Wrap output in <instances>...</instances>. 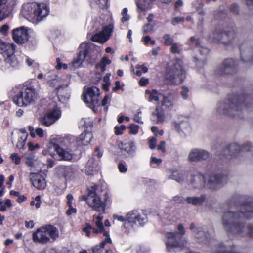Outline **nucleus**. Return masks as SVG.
Instances as JSON below:
<instances>
[{"label":"nucleus","mask_w":253,"mask_h":253,"mask_svg":"<svg viewBox=\"0 0 253 253\" xmlns=\"http://www.w3.org/2000/svg\"><path fill=\"white\" fill-rule=\"evenodd\" d=\"M236 197H232L226 204L224 208L225 211L222 216V224L224 228L229 232L239 234L240 236H249L253 237V228L249 225L239 224L237 220L246 218L249 219L253 213V202L241 206L239 213L234 211L237 205L235 203Z\"/></svg>","instance_id":"f257e3e1"},{"label":"nucleus","mask_w":253,"mask_h":253,"mask_svg":"<svg viewBox=\"0 0 253 253\" xmlns=\"http://www.w3.org/2000/svg\"><path fill=\"white\" fill-rule=\"evenodd\" d=\"M245 102L244 95L232 94L217 104V112L220 115L240 118L242 110L246 107Z\"/></svg>","instance_id":"f03ea898"},{"label":"nucleus","mask_w":253,"mask_h":253,"mask_svg":"<svg viewBox=\"0 0 253 253\" xmlns=\"http://www.w3.org/2000/svg\"><path fill=\"white\" fill-rule=\"evenodd\" d=\"M88 195L84 198L88 205L96 211L105 212L107 204L109 202L107 192L102 186L94 184L88 188Z\"/></svg>","instance_id":"7ed1b4c3"},{"label":"nucleus","mask_w":253,"mask_h":253,"mask_svg":"<svg viewBox=\"0 0 253 253\" xmlns=\"http://www.w3.org/2000/svg\"><path fill=\"white\" fill-rule=\"evenodd\" d=\"M23 16L30 22L38 24L49 14V8L45 3H26L22 6Z\"/></svg>","instance_id":"20e7f679"},{"label":"nucleus","mask_w":253,"mask_h":253,"mask_svg":"<svg viewBox=\"0 0 253 253\" xmlns=\"http://www.w3.org/2000/svg\"><path fill=\"white\" fill-rule=\"evenodd\" d=\"M178 230L179 233L169 232L166 234V244L167 250L169 253H176L186 248L187 242L182 240V238L179 235H184L185 233L183 225H178Z\"/></svg>","instance_id":"39448f33"},{"label":"nucleus","mask_w":253,"mask_h":253,"mask_svg":"<svg viewBox=\"0 0 253 253\" xmlns=\"http://www.w3.org/2000/svg\"><path fill=\"white\" fill-rule=\"evenodd\" d=\"M186 78V72L181 59L177 58L168 67L166 78L172 84H180Z\"/></svg>","instance_id":"423d86ee"},{"label":"nucleus","mask_w":253,"mask_h":253,"mask_svg":"<svg viewBox=\"0 0 253 253\" xmlns=\"http://www.w3.org/2000/svg\"><path fill=\"white\" fill-rule=\"evenodd\" d=\"M59 237L58 229L51 225H47L37 229L32 234V239L34 243L46 244L50 239L55 241Z\"/></svg>","instance_id":"0eeeda50"},{"label":"nucleus","mask_w":253,"mask_h":253,"mask_svg":"<svg viewBox=\"0 0 253 253\" xmlns=\"http://www.w3.org/2000/svg\"><path fill=\"white\" fill-rule=\"evenodd\" d=\"M100 89L96 86L87 87L83 94L84 101L94 111L100 106L99 96Z\"/></svg>","instance_id":"6e6552de"},{"label":"nucleus","mask_w":253,"mask_h":253,"mask_svg":"<svg viewBox=\"0 0 253 253\" xmlns=\"http://www.w3.org/2000/svg\"><path fill=\"white\" fill-rule=\"evenodd\" d=\"M42 153L44 155L49 154L55 160L69 161L72 158V154L70 150L60 147L53 143H50L47 150H43Z\"/></svg>","instance_id":"1a4fd4ad"},{"label":"nucleus","mask_w":253,"mask_h":253,"mask_svg":"<svg viewBox=\"0 0 253 253\" xmlns=\"http://www.w3.org/2000/svg\"><path fill=\"white\" fill-rule=\"evenodd\" d=\"M37 94L35 89L27 87L24 91L19 90L13 98L14 102L19 106H27L34 102Z\"/></svg>","instance_id":"9d476101"},{"label":"nucleus","mask_w":253,"mask_h":253,"mask_svg":"<svg viewBox=\"0 0 253 253\" xmlns=\"http://www.w3.org/2000/svg\"><path fill=\"white\" fill-rule=\"evenodd\" d=\"M227 176L221 172H213L208 175L207 187L212 191H216L223 187L227 183Z\"/></svg>","instance_id":"9b49d317"},{"label":"nucleus","mask_w":253,"mask_h":253,"mask_svg":"<svg viewBox=\"0 0 253 253\" xmlns=\"http://www.w3.org/2000/svg\"><path fill=\"white\" fill-rule=\"evenodd\" d=\"M127 221L135 225L143 226L147 221V217L142 210H133L126 215Z\"/></svg>","instance_id":"f8f14e48"},{"label":"nucleus","mask_w":253,"mask_h":253,"mask_svg":"<svg viewBox=\"0 0 253 253\" xmlns=\"http://www.w3.org/2000/svg\"><path fill=\"white\" fill-rule=\"evenodd\" d=\"M251 148V143L247 142L242 146L239 145L237 143L230 144L224 150L223 155L228 159H230L236 156V154L240 152L249 151Z\"/></svg>","instance_id":"ddd939ff"},{"label":"nucleus","mask_w":253,"mask_h":253,"mask_svg":"<svg viewBox=\"0 0 253 253\" xmlns=\"http://www.w3.org/2000/svg\"><path fill=\"white\" fill-rule=\"evenodd\" d=\"M212 34L213 35L216 34L218 36L215 37L213 35L211 37L214 42L226 45L232 44L235 37V33L233 31L222 32L221 31H217Z\"/></svg>","instance_id":"4468645a"},{"label":"nucleus","mask_w":253,"mask_h":253,"mask_svg":"<svg viewBox=\"0 0 253 253\" xmlns=\"http://www.w3.org/2000/svg\"><path fill=\"white\" fill-rule=\"evenodd\" d=\"M28 27L21 26L12 31V38L18 44H23L28 41L29 36Z\"/></svg>","instance_id":"2eb2a0df"},{"label":"nucleus","mask_w":253,"mask_h":253,"mask_svg":"<svg viewBox=\"0 0 253 253\" xmlns=\"http://www.w3.org/2000/svg\"><path fill=\"white\" fill-rule=\"evenodd\" d=\"M210 155V153L208 151L195 148L190 150L188 159L191 162H201L208 159Z\"/></svg>","instance_id":"dca6fc26"},{"label":"nucleus","mask_w":253,"mask_h":253,"mask_svg":"<svg viewBox=\"0 0 253 253\" xmlns=\"http://www.w3.org/2000/svg\"><path fill=\"white\" fill-rule=\"evenodd\" d=\"M237 67L235 61L232 59H227L220 65L216 72L218 74H230L237 71Z\"/></svg>","instance_id":"f3484780"},{"label":"nucleus","mask_w":253,"mask_h":253,"mask_svg":"<svg viewBox=\"0 0 253 253\" xmlns=\"http://www.w3.org/2000/svg\"><path fill=\"white\" fill-rule=\"evenodd\" d=\"M189 229L193 231L198 242L204 244H207L209 242L210 235L208 231H204L201 227L196 228L193 223L190 225Z\"/></svg>","instance_id":"a211bd4d"},{"label":"nucleus","mask_w":253,"mask_h":253,"mask_svg":"<svg viewBox=\"0 0 253 253\" xmlns=\"http://www.w3.org/2000/svg\"><path fill=\"white\" fill-rule=\"evenodd\" d=\"M113 25L109 24L105 26L101 32L93 35L91 38L92 40L95 42L104 43L110 38L113 30Z\"/></svg>","instance_id":"6ab92c4d"},{"label":"nucleus","mask_w":253,"mask_h":253,"mask_svg":"<svg viewBox=\"0 0 253 253\" xmlns=\"http://www.w3.org/2000/svg\"><path fill=\"white\" fill-rule=\"evenodd\" d=\"M15 4V0H0V21L8 17Z\"/></svg>","instance_id":"aec40b11"},{"label":"nucleus","mask_w":253,"mask_h":253,"mask_svg":"<svg viewBox=\"0 0 253 253\" xmlns=\"http://www.w3.org/2000/svg\"><path fill=\"white\" fill-rule=\"evenodd\" d=\"M61 116L60 111L54 109L52 111L47 113L41 120L42 123L46 126H49L55 123Z\"/></svg>","instance_id":"412c9836"},{"label":"nucleus","mask_w":253,"mask_h":253,"mask_svg":"<svg viewBox=\"0 0 253 253\" xmlns=\"http://www.w3.org/2000/svg\"><path fill=\"white\" fill-rule=\"evenodd\" d=\"M189 183L194 188H203L206 183V177L199 172H195L191 175Z\"/></svg>","instance_id":"4be33fe9"},{"label":"nucleus","mask_w":253,"mask_h":253,"mask_svg":"<svg viewBox=\"0 0 253 253\" xmlns=\"http://www.w3.org/2000/svg\"><path fill=\"white\" fill-rule=\"evenodd\" d=\"M30 180L32 185L37 189L42 190L46 187V182L44 178L36 173H31L29 175Z\"/></svg>","instance_id":"5701e85b"},{"label":"nucleus","mask_w":253,"mask_h":253,"mask_svg":"<svg viewBox=\"0 0 253 253\" xmlns=\"http://www.w3.org/2000/svg\"><path fill=\"white\" fill-rule=\"evenodd\" d=\"M9 53L3 59L5 62V65L7 68H12L14 69L19 68L21 66V63L18 60L14 54V52Z\"/></svg>","instance_id":"b1692460"},{"label":"nucleus","mask_w":253,"mask_h":253,"mask_svg":"<svg viewBox=\"0 0 253 253\" xmlns=\"http://www.w3.org/2000/svg\"><path fill=\"white\" fill-rule=\"evenodd\" d=\"M68 83L63 84L56 88L57 94L59 101L65 103L70 97L69 90L67 88Z\"/></svg>","instance_id":"393cba45"},{"label":"nucleus","mask_w":253,"mask_h":253,"mask_svg":"<svg viewBox=\"0 0 253 253\" xmlns=\"http://www.w3.org/2000/svg\"><path fill=\"white\" fill-rule=\"evenodd\" d=\"M15 45L13 43H7L0 40V62L9 53L14 52L15 49Z\"/></svg>","instance_id":"a878e982"},{"label":"nucleus","mask_w":253,"mask_h":253,"mask_svg":"<svg viewBox=\"0 0 253 253\" xmlns=\"http://www.w3.org/2000/svg\"><path fill=\"white\" fill-rule=\"evenodd\" d=\"M92 138V134L91 132L84 131L76 138V145L78 146L87 145L89 143Z\"/></svg>","instance_id":"bb28decb"},{"label":"nucleus","mask_w":253,"mask_h":253,"mask_svg":"<svg viewBox=\"0 0 253 253\" xmlns=\"http://www.w3.org/2000/svg\"><path fill=\"white\" fill-rule=\"evenodd\" d=\"M104 236L105 237V239L101 242L99 245H97L92 248L91 253H108L109 251L104 249V246L107 243L111 244L112 240L109 237L108 232L104 233Z\"/></svg>","instance_id":"cd10ccee"},{"label":"nucleus","mask_w":253,"mask_h":253,"mask_svg":"<svg viewBox=\"0 0 253 253\" xmlns=\"http://www.w3.org/2000/svg\"><path fill=\"white\" fill-rule=\"evenodd\" d=\"M56 174L59 177H66L70 176L75 172L72 166H60L56 168Z\"/></svg>","instance_id":"c85d7f7f"},{"label":"nucleus","mask_w":253,"mask_h":253,"mask_svg":"<svg viewBox=\"0 0 253 253\" xmlns=\"http://www.w3.org/2000/svg\"><path fill=\"white\" fill-rule=\"evenodd\" d=\"M169 174L168 177L169 179L174 180L181 184L186 182V176L178 170L176 169H169Z\"/></svg>","instance_id":"c756f323"},{"label":"nucleus","mask_w":253,"mask_h":253,"mask_svg":"<svg viewBox=\"0 0 253 253\" xmlns=\"http://www.w3.org/2000/svg\"><path fill=\"white\" fill-rule=\"evenodd\" d=\"M176 131L178 132H185L189 129L190 125L188 122L184 120H178L172 122Z\"/></svg>","instance_id":"7c9ffc66"},{"label":"nucleus","mask_w":253,"mask_h":253,"mask_svg":"<svg viewBox=\"0 0 253 253\" xmlns=\"http://www.w3.org/2000/svg\"><path fill=\"white\" fill-rule=\"evenodd\" d=\"M89 48L90 45L88 43H83L79 47V52L76 57L83 62L88 54Z\"/></svg>","instance_id":"2f4dec72"},{"label":"nucleus","mask_w":253,"mask_h":253,"mask_svg":"<svg viewBox=\"0 0 253 253\" xmlns=\"http://www.w3.org/2000/svg\"><path fill=\"white\" fill-rule=\"evenodd\" d=\"M208 197L205 194H202L200 196L187 197L186 201L189 204L193 205H202L207 200Z\"/></svg>","instance_id":"473e14b6"},{"label":"nucleus","mask_w":253,"mask_h":253,"mask_svg":"<svg viewBox=\"0 0 253 253\" xmlns=\"http://www.w3.org/2000/svg\"><path fill=\"white\" fill-rule=\"evenodd\" d=\"M165 119V115L162 110L156 109L152 114V120L157 124H162Z\"/></svg>","instance_id":"72a5a7b5"},{"label":"nucleus","mask_w":253,"mask_h":253,"mask_svg":"<svg viewBox=\"0 0 253 253\" xmlns=\"http://www.w3.org/2000/svg\"><path fill=\"white\" fill-rule=\"evenodd\" d=\"M145 94L148 96V100L149 102L158 101L163 96L162 94L155 89L146 90Z\"/></svg>","instance_id":"f704fd0d"},{"label":"nucleus","mask_w":253,"mask_h":253,"mask_svg":"<svg viewBox=\"0 0 253 253\" xmlns=\"http://www.w3.org/2000/svg\"><path fill=\"white\" fill-rule=\"evenodd\" d=\"M241 60L244 63H253V47L251 50L249 49L243 50L241 52Z\"/></svg>","instance_id":"c9c22d12"},{"label":"nucleus","mask_w":253,"mask_h":253,"mask_svg":"<svg viewBox=\"0 0 253 253\" xmlns=\"http://www.w3.org/2000/svg\"><path fill=\"white\" fill-rule=\"evenodd\" d=\"M162 105L164 109L170 110L174 106V102L170 96H165L163 95Z\"/></svg>","instance_id":"e433bc0d"},{"label":"nucleus","mask_w":253,"mask_h":253,"mask_svg":"<svg viewBox=\"0 0 253 253\" xmlns=\"http://www.w3.org/2000/svg\"><path fill=\"white\" fill-rule=\"evenodd\" d=\"M136 148L134 143L133 142H129L128 143L122 144L121 150L122 152L125 151L128 155H133L135 152Z\"/></svg>","instance_id":"4c0bfd02"},{"label":"nucleus","mask_w":253,"mask_h":253,"mask_svg":"<svg viewBox=\"0 0 253 253\" xmlns=\"http://www.w3.org/2000/svg\"><path fill=\"white\" fill-rule=\"evenodd\" d=\"M93 222H94L95 226L97 227V228L93 227V233H94V234L102 233L103 236H104V232H108L109 233V232L105 231L104 230V227L103 226V224L102 221L93 219Z\"/></svg>","instance_id":"58836bf2"},{"label":"nucleus","mask_w":253,"mask_h":253,"mask_svg":"<svg viewBox=\"0 0 253 253\" xmlns=\"http://www.w3.org/2000/svg\"><path fill=\"white\" fill-rule=\"evenodd\" d=\"M47 81L48 83V84L50 86H54L57 84H61L63 82V80L59 78L56 75H52L51 76H48L47 77Z\"/></svg>","instance_id":"ea45409f"},{"label":"nucleus","mask_w":253,"mask_h":253,"mask_svg":"<svg viewBox=\"0 0 253 253\" xmlns=\"http://www.w3.org/2000/svg\"><path fill=\"white\" fill-rule=\"evenodd\" d=\"M86 174L88 175H94L98 173V171L96 169H94L93 168H91L90 166V162H88L85 169Z\"/></svg>","instance_id":"a19ab883"},{"label":"nucleus","mask_w":253,"mask_h":253,"mask_svg":"<svg viewBox=\"0 0 253 253\" xmlns=\"http://www.w3.org/2000/svg\"><path fill=\"white\" fill-rule=\"evenodd\" d=\"M163 39L164 40V43L165 45L168 46V45H171L172 44H173L174 42L173 39L172 37H170V36L169 34H165L163 36Z\"/></svg>","instance_id":"79ce46f5"},{"label":"nucleus","mask_w":253,"mask_h":253,"mask_svg":"<svg viewBox=\"0 0 253 253\" xmlns=\"http://www.w3.org/2000/svg\"><path fill=\"white\" fill-rule=\"evenodd\" d=\"M12 206L11 200L7 199L5 200L3 205H2L0 207V211L4 212L7 210V209L10 208Z\"/></svg>","instance_id":"37998d69"},{"label":"nucleus","mask_w":253,"mask_h":253,"mask_svg":"<svg viewBox=\"0 0 253 253\" xmlns=\"http://www.w3.org/2000/svg\"><path fill=\"white\" fill-rule=\"evenodd\" d=\"M93 227H92L89 224H86L85 226L82 229V231L85 233V235L87 237H89L90 236V231L92 230L93 231Z\"/></svg>","instance_id":"c03bdc74"},{"label":"nucleus","mask_w":253,"mask_h":253,"mask_svg":"<svg viewBox=\"0 0 253 253\" xmlns=\"http://www.w3.org/2000/svg\"><path fill=\"white\" fill-rule=\"evenodd\" d=\"M170 51L173 54L181 53V50L179 47V46L178 45V43L176 42H174L173 44L171 45Z\"/></svg>","instance_id":"a18cd8bd"},{"label":"nucleus","mask_w":253,"mask_h":253,"mask_svg":"<svg viewBox=\"0 0 253 253\" xmlns=\"http://www.w3.org/2000/svg\"><path fill=\"white\" fill-rule=\"evenodd\" d=\"M27 139H24L23 137H21V136H19L18 139V141L16 145V147L19 149H24L25 142Z\"/></svg>","instance_id":"49530a36"},{"label":"nucleus","mask_w":253,"mask_h":253,"mask_svg":"<svg viewBox=\"0 0 253 253\" xmlns=\"http://www.w3.org/2000/svg\"><path fill=\"white\" fill-rule=\"evenodd\" d=\"M111 97L109 95H106L104 96V98L103 99L102 102H101V105L103 107L104 110L105 112H107L108 111V106H106V105L108 104V103L110 100Z\"/></svg>","instance_id":"de8ad7c7"},{"label":"nucleus","mask_w":253,"mask_h":253,"mask_svg":"<svg viewBox=\"0 0 253 253\" xmlns=\"http://www.w3.org/2000/svg\"><path fill=\"white\" fill-rule=\"evenodd\" d=\"M56 62L57 63V65L56 66L55 68L57 70H60L62 68L64 69H67L68 65L66 64L62 63L61 59L59 58H56Z\"/></svg>","instance_id":"09e8293b"},{"label":"nucleus","mask_w":253,"mask_h":253,"mask_svg":"<svg viewBox=\"0 0 253 253\" xmlns=\"http://www.w3.org/2000/svg\"><path fill=\"white\" fill-rule=\"evenodd\" d=\"M189 90L186 86H183L180 92L181 95L184 99H187L188 98V93Z\"/></svg>","instance_id":"8fccbe9b"},{"label":"nucleus","mask_w":253,"mask_h":253,"mask_svg":"<svg viewBox=\"0 0 253 253\" xmlns=\"http://www.w3.org/2000/svg\"><path fill=\"white\" fill-rule=\"evenodd\" d=\"M126 128V126L123 125L120 126H116L115 127V134L117 135H121Z\"/></svg>","instance_id":"3c124183"},{"label":"nucleus","mask_w":253,"mask_h":253,"mask_svg":"<svg viewBox=\"0 0 253 253\" xmlns=\"http://www.w3.org/2000/svg\"><path fill=\"white\" fill-rule=\"evenodd\" d=\"M193 6L195 7L197 11L199 10V13L200 14H203L204 12L201 10V8L203 7V4L202 2L199 0H197L195 3L192 4Z\"/></svg>","instance_id":"603ef678"},{"label":"nucleus","mask_w":253,"mask_h":253,"mask_svg":"<svg viewBox=\"0 0 253 253\" xmlns=\"http://www.w3.org/2000/svg\"><path fill=\"white\" fill-rule=\"evenodd\" d=\"M130 133L136 135L137 134L139 129V126L135 124H132L129 126Z\"/></svg>","instance_id":"864d4df0"},{"label":"nucleus","mask_w":253,"mask_h":253,"mask_svg":"<svg viewBox=\"0 0 253 253\" xmlns=\"http://www.w3.org/2000/svg\"><path fill=\"white\" fill-rule=\"evenodd\" d=\"M25 62L29 67H35L37 66V63L31 58L26 57Z\"/></svg>","instance_id":"5fc2aeb1"},{"label":"nucleus","mask_w":253,"mask_h":253,"mask_svg":"<svg viewBox=\"0 0 253 253\" xmlns=\"http://www.w3.org/2000/svg\"><path fill=\"white\" fill-rule=\"evenodd\" d=\"M83 62L79 60L78 58L76 57L72 62V66L73 68H78L80 67L82 65Z\"/></svg>","instance_id":"6e6d98bb"},{"label":"nucleus","mask_w":253,"mask_h":253,"mask_svg":"<svg viewBox=\"0 0 253 253\" xmlns=\"http://www.w3.org/2000/svg\"><path fill=\"white\" fill-rule=\"evenodd\" d=\"M10 158L16 165L19 164L21 162V159L17 153H14L12 154Z\"/></svg>","instance_id":"4d7b16f0"},{"label":"nucleus","mask_w":253,"mask_h":253,"mask_svg":"<svg viewBox=\"0 0 253 253\" xmlns=\"http://www.w3.org/2000/svg\"><path fill=\"white\" fill-rule=\"evenodd\" d=\"M157 140L156 137H152L149 139V145L151 149L155 148L157 144Z\"/></svg>","instance_id":"13d9d810"},{"label":"nucleus","mask_w":253,"mask_h":253,"mask_svg":"<svg viewBox=\"0 0 253 253\" xmlns=\"http://www.w3.org/2000/svg\"><path fill=\"white\" fill-rule=\"evenodd\" d=\"M108 0H98L97 4L100 8L104 9L108 6Z\"/></svg>","instance_id":"bf43d9fd"},{"label":"nucleus","mask_w":253,"mask_h":253,"mask_svg":"<svg viewBox=\"0 0 253 253\" xmlns=\"http://www.w3.org/2000/svg\"><path fill=\"white\" fill-rule=\"evenodd\" d=\"M153 27L150 24H146L143 27V32L144 33H147L153 31Z\"/></svg>","instance_id":"052dcab7"},{"label":"nucleus","mask_w":253,"mask_h":253,"mask_svg":"<svg viewBox=\"0 0 253 253\" xmlns=\"http://www.w3.org/2000/svg\"><path fill=\"white\" fill-rule=\"evenodd\" d=\"M133 119L136 122L143 123V121L141 120V111L140 110H138L137 113L135 114Z\"/></svg>","instance_id":"680f3d73"},{"label":"nucleus","mask_w":253,"mask_h":253,"mask_svg":"<svg viewBox=\"0 0 253 253\" xmlns=\"http://www.w3.org/2000/svg\"><path fill=\"white\" fill-rule=\"evenodd\" d=\"M185 20V19L184 17H175L174 18L172 21H171V23L173 25H177V24L180 23V22H184Z\"/></svg>","instance_id":"e2e57ef3"},{"label":"nucleus","mask_w":253,"mask_h":253,"mask_svg":"<svg viewBox=\"0 0 253 253\" xmlns=\"http://www.w3.org/2000/svg\"><path fill=\"white\" fill-rule=\"evenodd\" d=\"M166 142L162 141L160 142L159 145L158 146V149L163 153L166 152Z\"/></svg>","instance_id":"0e129e2a"},{"label":"nucleus","mask_w":253,"mask_h":253,"mask_svg":"<svg viewBox=\"0 0 253 253\" xmlns=\"http://www.w3.org/2000/svg\"><path fill=\"white\" fill-rule=\"evenodd\" d=\"M162 162V160L161 159H158L155 157H152L151 159L150 163L151 165L155 164L156 165H158Z\"/></svg>","instance_id":"69168bd1"},{"label":"nucleus","mask_w":253,"mask_h":253,"mask_svg":"<svg viewBox=\"0 0 253 253\" xmlns=\"http://www.w3.org/2000/svg\"><path fill=\"white\" fill-rule=\"evenodd\" d=\"M113 218L114 219L117 220L120 222H124L125 221H127L126 217H124L121 215H119L118 214H113Z\"/></svg>","instance_id":"338daca9"},{"label":"nucleus","mask_w":253,"mask_h":253,"mask_svg":"<svg viewBox=\"0 0 253 253\" xmlns=\"http://www.w3.org/2000/svg\"><path fill=\"white\" fill-rule=\"evenodd\" d=\"M118 169L120 172L122 173L126 172L127 171V167L123 163H119L118 165Z\"/></svg>","instance_id":"774afa93"}]
</instances>
